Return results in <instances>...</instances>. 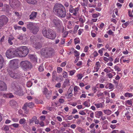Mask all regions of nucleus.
Wrapping results in <instances>:
<instances>
[{
    "label": "nucleus",
    "mask_w": 133,
    "mask_h": 133,
    "mask_svg": "<svg viewBox=\"0 0 133 133\" xmlns=\"http://www.w3.org/2000/svg\"><path fill=\"white\" fill-rule=\"evenodd\" d=\"M55 14L59 17L64 18L66 15V12L64 6L60 3L56 4L53 8Z\"/></svg>",
    "instance_id": "obj_1"
},
{
    "label": "nucleus",
    "mask_w": 133,
    "mask_h": 133,
    "mask_svg": "<svg viewBox=\"0 0 133 133\" xmlns=\"http://www.w3.org/2000/svg\"><path fill=\"white\" fill-rule=\"evenodd\" d=\"M10 88L12 91H14L15 94L19 96H22L23 94V91L22 88L16 81H14L11 83Z\"/></svg>",
    "instance_id": "obj_2"
},
{
    "label": "nucleus",
    "mask_w": 133,
    "mask_h": 133,
    "mask_svg": "<svg viewBox=\"0 0 133 133\" xmlns=\"http://www.w3.org/2000/svg\"><path fill=\"white\" fill-rule=\"evenodd\" d=\"M18 56L22 57H25L29 53V50L26 46H23L17 48Z\"/></svg>",
    "instance_id": "obj_3"
},
{
    "label": "nucleus",
    "mask_w": 133,
    "mask_h": 133,
    "mask_svg": "<svg viewBox=\"0 0 133 133\" xmlns=\"http://www.w3.org/2000/svg\"><path fill=\"white\" fill-rule=\"evenodd\" d=\"M17 49L11 48L7 50L6 53V57L9 58L17 57L18 56Z\"/></svg>",
    "instance_id": "obj_4"
},
{
    "label": "nucleus",
    "mask_w": 133,
    "mask_h": 133,
    "mask_svg": "<svg viewBox=\"0 0 133 133\" xmlns=\"http://www.w3.org/2000/svg\"><path fill=\"white\" fill-rule=\"evenodd\" d=\"M54 50L51 48H46L42 49L41 54L46 58H50L54 54Z\"/></svg>",
    "instance_id": "obj_5"
},
{
    "label": "nucleus",
    "mask_w": 133,
    "mask_h": 133,
    "mask_svg": "<svg viewBox=\"0 0 133 133\" xmlns=\"http://www.w3.org/2000/svg\"><path fill=\"white\" fill-rule=\"evenodd\" d=\"M8 73L10 76L13 78L19 79L21 77V71L17 70H15L13 72L11 71H8Z\"/></svg>",
    "instance_id": "obj_6"
},
{
    "label": "nucleus",
    "mask_w": 133,
    "mask_h": 133,
    "mask_svg": "<svg viewBox=\"0 0 133 133\" xmlns=\"http://www.w3.org/2000/svg\"><path fill=\"white\" fill-rule=\"evenodd\" d=\"M80 5H79V6L74 8L72 5H70L69 7V11L72 14V15L76 16L77 14L78 13L80 10Z\"/></svg>",
    "instance_id": "obj_7"
},
{
    "label": "nucleus",
    "mask_w": 133,
    "mask_h": 133,
    "mask_svg": "<svg viewBox=\"0 0 133 133\" xmlns=\"http://www.w3.org/2000/svg\"><path fill=\"white\" fill-rule=\"evenodd\" d=\"M21 67L23 69H26L31 68V63L27 61H22L20 64Z\"/></svg>",
    "instance_id": "obj_8"
},
{
    "label": "nucleus",
    "mask_w": 133,
    "mask_h": 133,
    "mask_svg": "<svg viewBox=\"0 0 133 133\" xmlns=\"http://www.w3.org/2000/svg\"><path fill=\"white\" fill-rule=\"evenodd\" d=\"M8 21V18L4 15L0 17V29L4 25L6 24Z\"/></svg>",
    "instance_id": "obj_9"
},
{
    "label": "nucleus",
    "mask_w": 133,
    "mask_h": 133,
    "mask_svg": "<svg viewBox=\"0 0 133 133\" xmlns=\"http://www.w3.org/2000/svg\"><path fill=\"white\" fill-rule=\"evenodd\" d=\"M51 23L53 26L58 27L62 24L61 21L57 17H55L51 21Z\"/></svg>",
    "instance_id": "obj_10"
},
{
    "label": "nucleus",
    "mask_w": 133,
    "mask_h": 133,
    "mask_svg": "<svg viewBox=\"0 0 133 133\" xmlns=\"http://www.w3.org/2000/svg\"><path fill=\"white\" fill-rule=\"evenodd\" d=\"M18 60L14 59L10 61L9 66L12 69H15L18 68Z\"/></svg>",
    "instance_id": "obj_11"
},
{
    "label": "nucleus",
    "mask_w": 133,
    "mask_h": 133,
    "mask_svg": "<svg viewBox=\"0 0 133 133\" xmlns=\"http://www.w3.org/2000/svg\"><path fill=\"white\" fill-rule=\"evenodd\" d=\"M48 35L47 38L51 39H54L56 36V32L51 29L49 30V33Z\"/></svg>",
    "instance_id": "obj_12"
},
{
    "label": "nucleus",
    "mask_w": 133,
    "mask_h": 133,
    "mask_svg": "<svg viewBox=\"0 0 133 133\" xmlns=\"http://www.w3.org/2000/svg\"><path fill=\"white\" fill-rule=\"evenodd\" d=\"M19 2L17 0H9V3L11 6L13 8L17 7Z\"/></svg>",
    "instance_id": "obj_13"
},
{
    "label": "nucleus",
    "mask_w": 133,
    "mask_h": 133,
    "mask_svg": "<svg viewBox=\"0 0 133 133\" xmlns=\"http://www.w3.org/2000/svg\"><path fill=\"white\" fill-rule=\"evenodd\" d=\"M36 24L34 23L31 22H28L27 23L26 27L27 28L31 31Z\"/></svg>",
    "instance_id": "obj_14"
},
{
    "label": "nucleus",
    "mask_w": 133,
    "mask_h": 133,
    "mask_svg": "<svg viewBox=\"0 0 133 133\" xmlns=\"http://www.w3.org/2000/svg\"><path fill=\"white\" fill-rule=\"evenodd\" d=\"M6 89L7 86L5 83L0 81V90L3 91L5 90Z\"/></svg>",
    "instance_id": "obj_15"
},
{
    "label": "nucleus",
    "mask_w": 133,
    "mask_h": 133,
    "mask_svg": "<svg viewBox=\"0 0 133 133\" xmlns=\"http://www.w3.org/2000/svg\"><path fill=\"white\" fill-rule=\"evenodd\" d=\"M101 66V65L100 63L98 62H96L95 66L94 67V70L92 71L93 72H97L100 69Z\"/></svg>",
    "instance_id": "obj_16"
},
{
    "label": "nucleus",
    "mask_w": 133,
    "mask_h": 133,
    "mask_svg": "<svg viewBox=\"0 0 133 133\" xmlns=\"http://www.w3.org/2000/svg\"><path fill=\"white\" fill-rule=\"evenodd\" d=\"M39 30V26H37L36 24L32 30L31 31V32L34 34H36Z\"/></svg>",
    "instance_id": "obj_17"
},
{
    "label": "nucleus",
    "mask_w": 133,
    "mask_h": 133,
    "mask_svg": "<svg viewBox=\"0 0 133 133\" xmlns=\"http://www.w3.org/2000/svg\"><path fill=\"white\" fill-rule=\"evenodd\" d=\"M50 29H49L47 30L45 27H44L43 28L42 31V34L44 36L46 37L47 38L48 37V35H49V33Z\"/></svg>",
    "instance_id": "obj_18"
},
{
    "label": "nucleus",
    "mask_w": 133,
    "mask_h": 133,
    "mask_svg": "<svg viewBox=\"0 0 133 133\" xmlns=\"http://www.w3.org/2000/svg\"><path fill=\"white\" fill-rule=\"evenodd\" d=\"M94 105L97 109L99 108H103L104 107L105 105V104L103 102L95 103Z\"/></svg>",
    "instance_id": "obj_19"
},
{
    "label": "nucleus",
    "mask_w": 133,
    "mask_h": 133,
    "mask_svg": "<svg viewBox=\"0 0 133 133\" xmlns=\"http://www.w3.org/2000/svg\"><path fill=\"white\" fill-rule=\"evenodd\" d=\"M37 13L36 12L33 11L31 14L29 16V19L31 20H34L36 17Z\"/></svg>",
    "instance_id": "obj_20"
},
{
    "label": "nucleus",
    "mask_w": 133,
    "mask_h": 133,
    "mask_svg": "<svg viewBox=\"0 0 133 133\" xmlns=\"http://www.w3.org/2000/svg\"><path fill=\"white\" fill-rule=\"evenodd\" d=\"M95 116L98 118H99L103 115L102 112L101 111L95 112Z\"/></svg>",
    "instance_id": "obj_21"
},
{
    "label": "nucleus",
    "mask_w": 133,
    "mask_h": 133,
    "mask_svg": "<svg viewBox=\"0 0 133 133\" xmlns=\"http://www.w3.org/2000/svg\"><path fill=\"white\" fill-rule=\"evenodd\" d=\"M4 62V60L2 56L0 55V69L2 68L3 66V63Z\"/></svg>",
    "instance_id": "obj_22"
},
{
    "label": "nucleus",
    "mask_w": 133,
    "mask_h": 133,
    "mask_svg": "<svg viewBox=\"0 0 133 133\" xmlns=\"http://www.w3.org/2000/svg\"><path fill=\"white\" fill-rule=\"evenodd\" d=\"M2 94H3L2 95L3 96V97L5 98L8 97L11 98L14 97L13 95L11 93L5 94L2 93Z\"/></svg>",
    "instance_id": "obj_23"
},
{
    "label": "nucleus",
    "mask_w": 133,
    "mask_h": 133,
    "mask_svg": "<svg viewBox=\"0 0 133 133\" xmlns=\"http://www.w3.org/2000/svg\"><path fill=\"white\" fill-rule=\"evenodd\" d=\"M34 46L36 49H39L42 47V45L39 42H36L34 44Z\"/></svg>",
    "instance_id": "obj_24"
},
{
    "label": "nucleus",
    "mask_w": 133,
    "mask_h": 133,
    "mask_svg": "<svg viewBox=\"0 0 133 133\" xmlns=\"http://www.w3.org/2000/svg\"><path fill=\"white\" fill-rule=\"evenodd\" d=\"M103 71L106 73H109L113 71V70L111 69L110 67L108 66L106 68H105L104 70Z\"/></svg>",
    "instance_id": "obj_25"
},
{
    "label": "nucleus",
    "mask_w": 133,
    "mask_h": 133,
    "mask_svg": "<svg viewBox=\"0 0 133 133\" xmlns=\"http://www.w3.org/2000/svg\"><path fill=\"white\" fill-rule=\"evenodd\" d=\"M103 111L105 114L107 115H110L112 113L111 111L109 109L103 110Z\"/></svg>",
    "instance_id": "obj_26"
},
{
    "label": "nucleus",
    "mask_w": 133,
    "mask_h": 133,
    "mask_svg": "<svg viewBox=\"0 0 133 133\" xmlns=\"http://www.w3.org/2000/svg\"><path fill=\"white\" fill-rule=\"evenodd\" d=\"M27 2L30 4H35L37 3V0H26Z\"/></svg>",
    "instance_id": "obj_27"
},
{
    "label": "nucleus",
    "mask_w": 133,
    "mask_h": 133,
    "mask_svg": "<svg viewBox=\"0 0 133 133\" xmlns=\"http://www.w3.org/2000/svg\"><path fill=\"white\" fill-rule=\"evenodd\" d=\"M26 120L24 118L21 119L19 121V123L21 125H24L26 123Z\"/></svg>",
    "instance_id": "obj_28"
},
{
    "label": "nucleus",
    "mask_w": 133,
    "mask_h": 133,
    "mask_svg": "<svg viewBox=\"0 0 133 133\" xmlns=\"http://www.w3.org/2000/svg\"><path fill=\"white\" fill-rule=\"evenodd\" d=\"M34 104L32 102H30L29 103H26L24 105L27 107L30 108H31L33 106Z\"/></svg>",
    "instance_id": "obj_29"
},
{
    "label": "nucleus",
    "mask_w": 133,
    "mask_h": 133,
    "mask_svg": "<svg viewBox=\"0 0 133 133\" xmlns=\"http://www.w3.org/2000/svg\"><path fill=\"white\" fill-rule=\"evenodd\" d=\"M83 2H81V4L82 6H87L88 2V0H82Z\"/></svg>",
    "instance_id": "obj_30"
},
{
    "label": "nucleus",
    "mask_w": 133,
    "mask_h": 133,
    "mask_svg": "<svg viewBox=\"0 0 133 133\" xmlns=\"http://www.w3.org/2000/svg\"><path fill=\"white\" fill-rule=\"evenodd\" d=\"M37 117L36 116H34L31 119H30L29 120V123L30 124L35 122L37 120Z\"/></svg>",
    "instance_id": "obj_31"
},
{
    "label": "nucleus",
    "mask_w": 133,
    "mask_h": 133,
    "mask_svg": "<svg viewBox=\"0 0 133 133\" xmlns=\"http://www.w3.org/2000/svg\"><path fill=\"white\" fill-rule=\"evenodd\" d=\"M52 95V92L51 91H49L45 95L46 97L48 99L50 98Z\"/></svg>",
    "instance_id": "obj_32"
},
{
    "label": "nucleus",
    "mask_w": 133,
    "mask_h": 133,
    "mask_svg": "<svg viewBox=\"0 0 133 133\" xmlns=\"http://www.w3.org/2000/svg\"><path fill=\"white\" fill-rule=\"evenodd\" d=\"M124 96L126 97H131L133 96V95L131 93L126 92L124 94Z\"/></svg>",
    "instance_id": "obj_33"
},
{
    "label": "nucleus",
    "mask_w": 133,
    "mask_h": 133,
    "mask_svg": "<svg viewBox=\"0 0 133 133\" xmlns=\"http://www.w3.org/2000/svg\"><path fill=\"white\" fill-rule=\"evenodd\" d=\"M22 109L24 111V112L26 114H28L29 112V109H27V107L24 105L23 106L22 108Z\"/></svg>",
    "instance_id": "obj_34"
},
{
    "label": "nucleus",
    "mask_w": 133,
    "mask_h": 133,
    "mask_svg": "<svg viewBox=\"0 0 133 133\" xmlns=\"http://www.w3.org/2000/svg\"><path fill=\"white\" fill-rule=\"evenodd\" d=\"M83 104L85 107H90V104L89 102L88 101H86L84 102Z\"/></svg>",
    "instance_id": "obj_35"
},
{
    "label": "nucleus",
    "mask_w": 133,
    "mask_h": 133,
    "mask_svg": "<svg viewBox=\"0 0 133 133\" xmlns=\"http://www.w3.org/2000/svg\"><path fill=\"white\" fill-rule=\"evenodd\" d=\"M69 72V75L70 76H72L74 75L76 72V70H73L68 71Z\"/></svg>",
    "instance_id": "obj_36"
},
{
    "label": "nucleus",
    "mask_w": 133,
    "mask_h": 133,
    "mask_svg": "<svg viewBox=\"0 0 133 133\" xmlns=\"http://www.w3.org/2000/svg\"><path fill=\"white\" fill-rule=\"evenodd\" d=\"M116 75V73L115 72H112L111 73H109L108 76L109 78H111Z\"/></svg>",
    "instance_id": "obj_37"
},
{
    "label": "nucleus",
    "mask_w": 133,
    "mask_h": 133,
    "mask_svg": "<svg viewBox=\"0 0 133 133\" xmlns=\"http://www.w3.org/2000/svg\"><path fill=\"white\" fill-rule=\"evenodd\" d=\"M63 77L64 78H66L68 77V74L65 71H63L62 73Z\"/></svg>",
    "instance_id": "obj_38"
},
{
    "label": "nucleus",
    "mask_w": 133,
    "mask_h": 133,
    "mask_svg": "<svg viewBox=\"0 0 133 133\" xmlns=\"http://www.w3.org/2000/svg\"><path fill=\"white\" fill-rule=\"evenodd\" d=\"M100 15V14L99 13H96L94 14H92V17L94 18H97Z\"/></svg>",
    "instance_id": "obj_39"
},
{
    "label": "nucleus",
    "mask_w": 133,
    "mask_h": 133,
    "mask_svg": "<svg viewBox=\"0 0 133 133\" xmlns=\"http://www.w3.org/2000/svg\"><path fill=\"white\" fill-rule=\"evenodd\" d=\"M49 91L48 89L46 87L44 88L43 90L42 91L43 94L45 95Z\"/></svg>",
    "instance_id": "obj_40"
},
{
    "label": "nucleus",
    "mask_w": 133,
    "mask_h": 133,
    "mask_svg": "<svg viewBox=\"0 0 133 133\" xmlns=\"http://www.w3.org/2000/svg\"><path fill=\"white\" fill-rule=\"evenodd\" d=\"M77 130L79 131L82 133H84L85 132V130L80 127H78L77 128Z\"/></svg>",
    "instance_id": "obj_41"
},
{
    "label": "nucleus",
    "mask_w": 133,
    "mask_h": 133,
    "mask_svg": "<svg viewBox=\"0 0 133 133\" xmlns=\"http://www.w3.org/2000/svg\"><path fill=\"white\" fill-rule=\"evenodd\" d=\"M129 22H126L122 24V26L124 28H126L129 25Z\"/></svg>",
    "instance_id": "obj_42"
},
{
    "label": "nucleus",
    "mask_w": 133,
    "mask_h": 133,
    "mask_svg": "<svg viewBox=\"0 0 133 133\" xmlns=\"http://www.w3.org/2000/svg\"><path fill=\"white\" fill-rule=\"evenodd\" d=\"M39 71L40 72H42L44 70V67L43 65H41L39 67L38 69Z\"/></svg>",
    "instance_id": "obj_43"
},
{
    "label": "nucleus",
    "mask_w": 133,
    "mask_h": 133,
    "mask_svg": "<svg viewBox=\"0 0 133 133\" xmlns=\"http://www.w3.org/2000/svg\"><path fill=\"white\" fill-rule=\"evenodd\" d=\"M19 125V124H18L15 123L11 124L10 126L11 127L12 126L15 128H17L18 127Z\"/></svg>",
    "instance_id": "obj_44"
},
{
    "label": "nucleus",
    "mask_w": 133,
    "mask_h": 133,
    "mask_svg": "<svg viewBox=\"0 0 133 133\" xmlns=\"http://www.w3.org/2000/svg\"><path fill=\"white\" fill-rule=\"evenodd\" d=\"M75 44H76L77 43H79L80 42L79 39L78 38H76L74 40Z\"/></svg>",
    "instance_id": "obj_45"
},
{
    "label": "nucleus",
    "mask_w": 133,
    "mask_h": 133,
    "mask_svg": "<svg viewBox=\"0 0 133 133\" xmlns=\"http://www.w3.org/2000/svg\"><path fill=\"white\" fill-rule=\"evenodd\" d=\"M62 68L61 67H57V71L58 73H60L62 72Z\"/></svg>",
    "instance_id": "obj_46"
},
{
    "label": "nucleus",
    "mask_w": 133,
    "mask_h": 133,
    "mask_svg": "<svg viewBox=\"0 0 133 133\" xmlns=\"http://www.w3.org/2000/svg\"><path fill=\"white\" fill-rule=\"evenodd\" d=\"M114 68L115 70L118 71H120L121 70V69L117 65L114 66Z\"/></svg>",
    "instance_id": "obj_47"
},
{
    "label": "nucleus",
    "mask_w": 133,
    "mask_h": 133,
    "mask_svg": "<svg viewBox=\"0 0 133 133\" xmlns=\"http://www.w3.org/2000/svg\"><path fill=\"white\" fill-rule=\"evenodd\" d=\"M99 85V87L101 88H104V85L102 84H98L96 85V87L98 86Z\"/></svg>",
    "instance_id": "obj_48"
},
{
    "label": "nucleus",
    "mask_w": 133,
    "mask_h": 133,
    "mask_svg": "<svg viewBox=\"0 0 133 133\" xmlns=\"http://www.w3.org/2000/svg\"><path fill=\"white\" fill-rule=\"evenodd\" d=\"M32 83L31 82H28L26 84L27 86L28 87H30L32 85Z\"/></svg>",
    "instance_id": "obj_49"
},
{
    "label": "nucleus",
    "mask_w": 133,
    "mask_h": 133,
    "mask_svg": "<svg viewBox=\"0 0 133 133\" xmlns=\"http://www.w3.org/2000/svg\"><path fill=\"white\" fill-rule=\"evenodd\" d=\"M4 7L6 9L4 10L6 11L7 12H8L9 11V6L8 5L4 4Z\"/></svg>",
    "instance_id": "obj_50"
},
{
    "label": "nucleus",
    "mask_w": 133,
    "mask_h": 133,
    "mask_svg": "<svg viewBox=\"0 0 133 133\" xmlns=\"http://www.w3.org/2000/svg\"><path fill=\"white\" fill-rule=\"evenodd\" d=\"M57 75V72L55 70H54L52 73V77L53 79Z\"/></svg>",
    "instance_id": "obj_51"
},
{
    "label": "nucleus",
    "mask_w": 133,
    "mask_h": 133,
    "mask_svg": "<svg viewBox=\"0 0 133 133\" xmlns=\"http://www.w3.org/2000/svg\"><path fill=\"white\" fill-rule=\"evenodd\" d=\"M77 77L78 79H81L83 77L82 75V74H78L77 75Z\"/></svg>",
    "instance_id": "obj_52"
},
{
    "label": "nucleus",
    "mask_w": 133,
    "mask_h": 133,
    "mask_svg": "<svg viewBox=\"0 0 133 133\" xmlns=\"http://www.w3.org/2000/svg\"><path fill=\"white\" fill-rule=\"evenodd\" d=\"M128 15L129 16L131 17H133V15L132 14V13L131 11V10L129 9L128 10Z\"/></svg>",
    "instance_id": "obj_53"
},
{
    "label": "nucleus",
    "mask_w": 133,
    "mask_h": 133,
    "mask_svg": "<svg viewBox=\"0 0 133 133\" xmlns=\"http://www.w3.org/2000/svg\"><path fill=\"white\" fill-rule=\"evenodd\" d=\"M74 53L75 54V56L76 57H79V52L76 50H75L74 51Z\"/></svg>",
    "instance_id": "obj_54"
},
{
    "label": "nucleus",
    "mask_w": 133,
    "mask_h": 133,
    "mask_svg": "<svg viewBox=\"0 0 133 133\" xmlns=\"http://www.w3.org/2000/svg\"><path fill=\"white\" fill-rule=\"evenodd\" d=\"M126 103L129 105H132V101L131 100H129L126 101Z\"/></svg>",
    "instance_id": "obj_55"
},
{
    "label": "nucleus",
    "mask_w": 133,
    "mask_h": 133,
    "mask_svg": "<svg viewBox=\"0 0 133 133\" xmlns=\"http://www.w3.org/2000/svg\"><path fill=\"white\" fill-rule=\"evenodd\" d=\"M107 33L109 34V35H113L114 32H112L111 30H110L108 31Z\"/></svg>",
    "instance_id": "obj_56"
},
{
    "label": "nucleus",
    "mask_w": 133,
    "mask_h": 133,
    "mask_svg": "<svg viewBox=\"0 0 133 133\" xmlns=\"http://www.w3.org/2000/svg\"><path fill=\"white\" fill-rule=\"evenodd\" d=\"M14 29L16 30L17 29H21L22 28V27L21 26H17L16 25H15L14 26Z\"/></svg>",
    "instance_id": "obj_57"
},
{
    "label": "nucleus",
    "mask_w": 133,
    "mask_h": 133,
    "mask_svg": "<svg viewBox=\"0 0 133 133\" xmlns=\"http://www.w3.org/2000/svg\"><path fill=\"white\" fill-rule=\"evenodd\" d=\"M79 114L81 115H86V113L83 110H81L79 112Z\"/></svg>",
    "instance_id": "obj_58"
},
{
    "label": "nucleus",
    "mask_w": 133,
    "mask_h": 133,
    "mask_svg": "<svg viewBox=\"0 0 133 133\" xmlns=\"http://www.w3.org/2000/svg\"><path fill=\"white\" fill-rule=\"evenodd\" d=\"M69 80L68 79H66L65 80L64 83L67 85L69 83Z\"/></svg>",
    "instance_id": "obj_59"
},
{
    "label": "nucleus",
    "mask_w": 133,
    "mask_h": 133,
    "mask_svg": "<svg viewBox=\"0 0 133 133\" xmlns=\"http://www.w3.org/2000/svg\"><path fill=\"white\" fill-rule=\"evenodd\" d=\"M79 88L77 86H75L74 88V91L75 92H77L78 91V89Z\"/></svg>",
    "instance_id": "obj_60"
},
{
    "label": "nucleus",
    "mask_w": 133,
    "mask_h": 133,
    "mask_svg": "<svg viewBox=\"0 0 133 133\" xmlns=\"http://www.w3.org/2000/svg\"><path fill=\"white\" fill-rule=\"evenodd\" d=\"M109 89H111L114 88L113 85L111 83H110L109 84Z\"/></svg>",
    "instance_id": "obj_61"
},
{
    "label": "nucleus",
    "mask_w": 133,
    "mask_h": 133,
    "mask_svg": "<svg viewBox=\"0 0 133 133\" xmlns=\"http://www.w3.org/2000/svg\"><path fill=\"white\" fill-rule=\"evenodd\" d=\"M79 28V26L78 25H76L74 28V31L76 32Z\"/></svg>",
    "instance_id": "obj_62"
},
{
    "label": "nucleus",
    "mask_w": 133,
    "mask_h": 133,
    "mask_svg": "<svg viewBox=\"0 0 133 133\" xmlns=\"http://www.w3.org/2000/svg\"><path fill=\"white\" fill-rule=\"evenodd\" d=\"M29 58L30 59L32 60H36V59L35 57H34V56L33 55H30L29 56Z\"/></svg>",
    "instance_id": "obj_63"
},
{
    "label": "nucleus",
    "mask_w": 133,
    "mask_h": 133,
    "mask_svg": "<svg viewBox=\"0 0 133 133\" xmlns=\"http://www.w3.org/2000/svg\"><path fill=\"white\" fill-rule=\"evenodd\" d=\"M92 55L94 57H97L98 55V54L96 51H94Z\"/></svg>",
    "instance_id": "obj_64"
}]
</instances>
